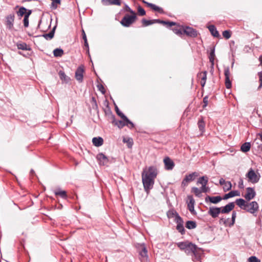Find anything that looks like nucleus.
Instances as JSON below:
<instances>
[{
    "label": "nucleus",
    "instance_id": "obj_4",
    "mask_svg": "<svg viewBox=\"0 0 262 262\" xmlns=\"http://www.w3.org/2000/svg\"><path fill=\"white\" fill-rule=\"evenodd\" d=\"M248 181L253 184L257 183L260 178L259 173L255 172L252 168H250L248 172L246 174Z\"/></svg>",
    "mask_w": 262,
    "mask_h": 262
},
{
    "label": "nucleus",
    "instance_id": "obj_37",
    "mask_svg": "<svg viewBox=\"0 0 262 262\" xmlns=\"http://www.w3.org/2000/svg\"><path fill=\"white\" fill-rule=\"evenodd\" d=\"M140 256L143 258H145L147 256V251L145 247L143 245L141 246V251L139 252Z\"/></svg>",
    "mask_w": 262,
    "mask_h": 262
},
{
    "label": "nucleus",
    "instance_id": "obj_52",
    "mask_svg": "<svg viewBox=\"0 0 262 262\" xmlns=\"http://www.w3.org/2000/svg\"><path fill=\"white\" fill-rule=\"evenodd\" d=\"M202 192H207L209 190V187H207V185H203L201 188Z\"/></svg>",
    "mask_w": 262,
    "mask_h": 262
},
{
    "label": "nucleus",
    "instance_id": "obj_50",
    "mask_svg": "<svg viewBox=\"0 0 262 262\" xmlns=\"http://www.w3.org/2000/svg\"><path fill=\"white\" fill-rule=\"evenodd\" d=\"M249 262H260V260L256 256H252L248 258Z\"/></svg>",
    "mask_w": 262,
    "mask_h": 262
},
{
    "label": "nucleus",
    "instance_id": "obj_14",
    "mask_svg": "<svg viewBox=\"0 0 262 262\" xmlns=\"http://www.w3.org/2000/svg\"><path fill=\"white\" fill-rule=\"evenodd\" d=\"M165 168L166 170H172L174 166V163L172 160H171L169 157H165L163 160Z\"/></svg>",
    "mask_w": 262,
    "mask_h": 262
},
{
    "label": "nucleus",
    "instance_id": "obj_40",
    "mask_svg": "<svg viewBox=\"0 0 262 262\" xmlns=\"http://www.w3.org/2000/svg\"><path fill=\"white\" fill-rule=\"evenodd\" d=\"M123 142L126 143L128 145V147H132L133 144V141L132 139L130 138H124L123 139Z\"/></svg>",
    "mask_w": 262,
    "mask_h": 262
},
{
    "label": "nucleus",
    "instance_id": "obj_47",
    "mask_svg": "<svg viewBox=\"0 0 262 262\" xmlns=\"http://www.w3.org/2000/svg\"><path fill=\"white\" fill-rule=\"evenodd\" d=\"M231 32L229 30H225L223 32V36L224 38L228 39L231 37Z\"/></svg>",
    "mask_w": 262,
    "mask_h": 262
},
{
    "label": "nucleus",
    "instance_id": "obj_30",
    "mask_svg": "<svg viewBox=\"0 0 262 262\" xmlns=\"http://www.w3.org/2000/svg\"><path fill=\"white\" fill-rule=\"evenodd\" d=\"M59 75L60 78L66 83H68L70 80V78L65 74L64 72L62 71H60L59 72Z\"/></svg>",
    "mask_w": 262,
    "mask_h": 262
},
{
    "label": "nucleus",
    "instance_id": "obj_22",
    "mask_svg": "<svg viewBox=\"0 0 262 262\" xmlns=\"http://www.w3.org/2000/svg\"><path fill=\"white\" fill-rule=\"evenodd\" d=\"M240 193L237 190L231 191L228 193L226 194L223 198V200H227L229 198H232L235 196H239Z\"/></svg>",
    "mask_w": 262,
    "mask_h": 262
},
{
    "label": "nucleus",
    "instance_id": "obj_51",
    "mask_svg": "<svg viewBox=\"0 0 262 262\" xmlns=\"http://www.w3.org/2000/svg\"><path fill=\"white\" fill-rule=\"evenodd\" d=\"M115 109L117 115L123 120L126 117V116L119 110L117 107H116Z\"/></svg>",
    "mask_w": 262,
    "mask_h": 262
},
{
    "label": "nucleus",
    "instance_id": "obj_58",
    "mask_svg": "<svg viewBox=\"0 0 262 262\" xmlns=\"http://www.w3.org/2000/svg\"><path fill=\"white\" fill-rule=\"evenodd\" d=\"M226 182L223 178L220 179L219 183L221 185H224Z\"/></svg>",
    "mask_w": 262,
    "mask_h": 262
},
{
    "label": "nucleus",
    "instance_id": "obj_16",
    "mask_svg": "<svg viewBox=\"0 0 262 262\" xmlns=\"http://www.w3.org/2000/svg\"><path fill=\"white\" fill-rule=\"evenodd\" d=\"M234 203L231 202L226 205L225 206L220 207L222 210V213H228L234 209Z\"/></svg>",
    "mask_w": 262,
    "mask_h": 262
},
{
    "label": "nucleus",
    "instance_id": "obj_12",
    "mask_svg": "<svg viewBox=\"0 0 262 262\" xmlns=\"http://www.w3.org/2000/svg\"><path fill=\"white\" fill-rule=\"evenodd\" d=\"M256 195L255 191L253 188L248 187L246 188V193L244 197L247 201H250L253 199Z\"/></svg>",
    "mask_w": 262,
    "mask_h": 262
},
{
    "label": "nucleus",
    "instance_id": "obj_55",
    "mask_svg": "<svg viewBox=\"0 0 262 262\" xmlns=\"http://www.w3.org/2000/svg\"><path fill=\"white\" fill-rule=\"evenodd\" d=\"M258 76L259 78V81L260 82V84L258 88H260L262 86V72H260L258 73Z\"/></svg>",
    "mask_w": 262,
    "mask_h": 262
},
{
    "label": "nucleus",
    "instance_id": "obj_17",
    "mask_svg": "<svg viewBox=\"0 0 262 262\" xmlns=\"http://www.w3.org/2000/svg\"><path fill=\"white\" fill-rule=\"evenodd\" d=\"M96 158L100 165H105L108 163L107 158L102 153L98 154Z\"/></svg>",
    "mask_w": 262,
    "mask_h": 262
},
{
    "label": "nucleus",
    "instance_id": "obj_13",
    "mask_svg": "<svg viewBox=\"0 0 262 262\" xmlns=\"http://www.w3.org/2000/svg\"><path fill=\"white\" fill-rule=\"evenodd\" d=\"M84 69L83 66L79 67L75 72V78L77 81L81 82L83 80Z\"/></svg>",
    "mask_w": 262,
    "mask_h": 262
},
{
    "label": "nucleus",
    "instance_id": "obj_29",
    "mask_svg": "<svg viewBox=\"0 0 262 262\" xmlns=\"http://www.w3.org/2000/svg\"><path fill=\"white\" fill-rule=\"evenodd\" d=\"M208 181V178L207 176H203L200 177L198 181L197 184H201L202 186L203 185H207Z\"/></svg>",
    "mask_w": 262,
    "mask_h": 262
},
{
    "label": "nucleus",
    "instance_id": "obj_48",
    "mask_svg": "<svg viewBox=\"0 0 262 262\" xmlns=\"http://www.w3.org/2000/svg\"><path fill=\"white\" fill-rule=\"evenodd\" d=\"M137 10H138V12L139 15H140V16H144V15H145V14H146L145 11L140 6H139L138 7Z\"/></svg>",
    "mask_w": 262,
    "mask_h": 262
},
{
    "label": "nucleus",
    "instance_id": "obj_32",
    "mask_svg": "<svg viewBox=\"0 0 262 262\" xmlns=\"http://www.w3.org/2000/svg\"><path fill=\"white\" fill-rule=\"evenodd\" d=\"M54 193L56 195H59L63 199H66L67 197V192L64 190L58 189L55 190Z\"/></svg>",
    "mask_w": 262,
    "mask_h": 262
},
{
    "label": "nucleus",
    "instance_id": "obj_59",
    "mask_svg": "<svg viewBox=\"0 0 262 262\" xmlns=\"http://www.w3.org/2000/svg\"><path fill=\"white\" fill-rule=\"evenodd\" d=\"M82 38H83V40L87 39L86 34L83 30H82Z\"/></svg>",
    "mask_w": 262,
    "mask_h": 262
},
{
    "label": "nucleus",
    "instance_id": "obj_35",
    "mask_svg": "<svg viewBox=\"0 0 262 262\" xmlns=\"http://www.w3.org/2000/svg\"><path fill=\"white\" fill-rule=\"evenodd\" d=\"M250 143L249 142H246L241 146V149L243 152H246L250 150Z\"/></svg>",
    "mask_w": 262,
    "mask_h": 262
},
{
    "label": "nucleus",
    "instance_id": "obj_41",
    "mask_svg": "<svg viewBox=\"0 0 262 262\" xmlns=\"http://www.w3.org/2000/svg\"><path fill=\"white\" fill-rule=\"evenodd\" d=\"M232 188V184L230 182L227 181L223 185V189L224 191H227L230 190Z\"/></svg>",
    "mask_w": 262,
    "mask_h": 262
},
{
    "label": "nucleus",
    "instance_id": "obj_23",
    "mask_svg": "<svg viewBox=\"0 0 262 262\" xmlns=\"http://www.w3.org/2000/svg\"><path fill=\"white\" fill-rule=\"evenodd\" d=\"M93 144L97 147L101 146L103 143V140L101 137H94L92 139Z\"/></svg>",
    "mask_w": 262,
    "mask_h": 262
},
{
    "label": "nucleus",
    "instance_id": "obj_39",
    "mask_svg": "<svg viewBox=\"0 0 262 262\" xmlns=\"http://www.w3.org/2000/svg\"><path fill=\"white\" fill-rule=\"evenodd\" d=\"M53 54L55 57H61L63 54V51L61 49L57 48L54 50Z\"/></svg>",
    "mask_w": 262,
    "mask_h": 262
},
{
    "label": "nucleus",
    "instance_id": "obj_26",
    "mask_svg": "<svg viewBox=\"0 0 262 262\" xmlns=\"http://www.w3.org/2000/svg\"><path fill=\"white\" fill-rule=\"evenodd\" d=\"M199 76L201 78V84L202 87H204L207 79V72L204 71L199 74Z\"/></svg>",
    "mask_w": 262,
    "mask_h": 262
},
{
    "label": "nucleus",
    "instance_id": "obj_11",
    "mask_svg": "<svg viewBox=\"0 0 262 262\" xmlns=\"http://www.w3.org/2000/svg\"><path fill=\"white\" fill-rule=\"evenodd\" d=\"M176 221L177 223V229L182 234L185 233V229L183 226V221L182 219L178 215H177L176 216Z\"/></svg>",
    "mask_w": 262,
    "mask_h": 262
},
{
    "label": "nucleus",
    "instance_id": "obj_62",
    "mask_svg": "<svg viewBox=\"0 0 262 262\" xmlns=\"http://www.w3.org/2000/svg\"><path fill=\"white\" fill-rule=\"evenodd\" d=\"M101 88H99L100 90L102 92V93H105V91L104 90V88L102 86H101Z\"/></svg>",
    "mask_w": 262,
    "mask_h": 262
},
{
    "label": "nucleus",
    "instance_id": "obj_38",
    "mask_svg": "<svg viewBox=\"0 0 262 262\" xmlns=\"http://www.w3.org/2000/svg\"><path fill=\"white\" fill-rule=\"evenodd\" d=\"M196 226V223L194 221H188L186 223V227L189 229H194Z\"/></svg>",
    "mask_w": 262,
    "mask_h": 262
},
{
    "label": "nucleus",
    "instance_id": "obj_46",
    "mask_svg": "<svg viewBox=\"0 0 262 262\" xmlns=\"http://www.w3.org/2000/svg\"><path fill=\"white\" fill-rule=\"evenodd\" d=\"M123 120L125 122V123H126V126H127L130 128L134 127L133 123L131 122L126 117L123 119Z\"/></svg>",
    "mask_w": 262,
    "mask_h": 262
},
{
    "label": "nucleus",
    "instance_id": "obj_45",
    "mask_svg": "<svg viewBox=\"0 0 262 262\" xmlns=\"http://www.w3.org/2000/svg\"><path fill=\"white\" fill-rule=\"evenodd\" d=\"M60 4V0H52L51 7L53 9H56L58 5Z\"/></svg>",
    "mask_w": 262,
    "mask_h": 262
},
{
    "label": "nucleus",
    "instance_id": "obj_20",
    "mask_svg": "<svg viewBox=\"0 0 262 262\" xmlns=\"http://www.w3.org/2000/svg\"><path fill=\"white\" fill-rule=\"evenodd\" d=\"M101 2L104 6L117 5L120 6L121 4V0H102Z\"/></svg>",
    "mask_w": 262,
    "mask_h": 262
},
{
    "label": "nucleus",
    "instance_id": "obj_8",
    "mask_svg": "<svg viewBox=\"0 0 262 262\" xmlns=\"http://www.w3.org/2000/svg\"><path fill=\"white\" fill-rule=\"evenodd\" d=\"M222 213L220 207H210L208 211V213L213 218L218 217L219 214Z\"/></svg>",
    "mask_w": 262,
    "mask_h": 262
},
{
    "label": "nucleus",
    "instance_id": "obj_7",
    "mask_svg": "<svg viewBox=\"0 0 262 262\" xmlns=\"http://www.w3.org/2000/svg\"><path fill=\"white\" fill-rule=\"evenodd\" d=\"M183 32L186 35L192 37H195L198 35L197 31L195 29L187 26H184Z\"/></svg>",
    "mask_w": 262,
    "mask_h": 262
},
{
    "label": "nucleus",
    "instance_id": "obj_61",
    "mask_svg": "<svg viewBox=\"0 0 262 262\" xmlns=\"http://www.w3.org/2000/svg\"><path fill=\"white\" fill-rule=\"evenodd\" d=\"M84 46L86 47H88L89 45H88L87 39L84 40Z\"/></svg>",
    "mask_w": 262,
    "mask_h": 262
},
{
    "label": "nucleus",
    "instance_id": "obj_43",
    "mask_svg": "<svg viewBox=\"0 0 262 262\" xmlns=\"http://www.w3.org/2000/svg\"><path fill=\"white\" fill-rule=\"evenodd\" d=\"M192 192H193L195 195L198 197H200L202 193V191L201 189L195 187L192 188Z\"/></svg>",
    "mask_w": 262,
    "mask_h": 262
},
{
    "label": "nucleus",
    "instance_id": "obj_1",
    "mask_svg": "<svg viewBox=\"0 0 262 262\" xmlns=\"http://www.w3.org/2000/svg\"><path fill=\"white\" fill-rule=\"evenodd\" d=\"M158 174V170L156 166H149L145 168L142 173V181L145 191L148 193L153 188L155 179Z\"/></svg>",
    "mask_w": 262,
    "mask_h": 262
},
{
    "label": "nucleus",
    "instance_id": "obj_21",
    "mask_svg": "<svg viewBox=\"0 0 262 262\" xmlns=\"http://www.w3.org/2000/svg\"><path fill=\"white\" fill-rule=\"evenodd\" d=\"M259 141L262 142V133L257 134L256 138L253 142V144L255 145L259 150H262V144H260Z\"/></svg>",
    "mask_w": 262,
    "mask_h": 262
},
{
    "label": "nucleus",
    "instance_id": "obj_33",
    "mask_svg": "<svg viewBox=\"0 0 262 262\" xmlns=\"http://www.w3.org/2000/svg\"><path fill=\"white\" fill-rule=\"evenodd\" d=\"M215 58V48L214 47L212 48L210 52L209 58L210 62L211 63L212 65H214V60Z\"/></svg>",
    "mask_w": 262,
    "mask_h": 262
},
{
    "label": "nucleus",
    "instance_id": "obj_49",
    "mask_svg": "<svg viewBox=\"0 0 262 262\" xmlns=\"http://www.w3.org/2000/svg\"><path fill=\"white\" fill-rule=\"evenodd\" d=\"M123 10H124V11L129 12L130 14L136 13L135 11H134L133 10H132L130 9V8L126 4L125 5Z\"/></svg>",
    "mask_w": 262,
    "mask_h": 262
},
{
    "label": "nucleus",
    "instance_id": "obj_56",
    "mask_svg": "<svg viewBox=\"0 0 262 262\" xmlns=\"http://www.w3.org/2000/svg\"><path fill=\"white\" fill-rule=\"evenodd\" d=\"M236 216V213L235 211H233L232 214V223L231 225H233L235 223V220Z\"/></svg>",
    "mask_w": 262,
    "mask_h": 262
},
{
    "label": "nucleus",
    "instance_id": "obj_5",
    "mask_svg": "<svg viewBox=\"0 0 262 262\" xmlns=\"http://www.w3.org/2000/svg\"><path fill=\"white\" fill-rule=\"evenodd\" d=\"M155 22H159L164 25H167L168 27H171L172 26H175L177 25L176 23L173 21H166L158 19L146 20L145 19H143L142 20V23L143 24V26L144 27L152 25Z\"/></svg>",
    "mask_w": 262,
    "mask_h": 262
},
{
    "label": "nucleus",
    "instance_id": "obj_64",
    "mask_svg": "<svg viewBox=\"0 0 262 262\" xmlns=\"http://www.w3.org/2000/svg\"><path fill=\"white\" fill-rule=\"evenodd\" d=\"M31 172L32 173H33V172H34V170H31Z\"/></svg>",
    "mask_w": 262,
    "mask_h": 262
},
{
    "label": "nucleus",
    "instance_id": "obj_19",
    "mask_svg": "<svg viewBox=\"0 0 262 262\" xmlns=\"http://www.w3.org/2000/svg\"><path fill=\"white\" fill-rule=\"evenodd\" d=\"M224 74L225 76V85L227 89H230L231 87V82L230 80L229 76L230 72L229 68H226L225 70Z\"/></svg>",
    "mask_w": 262,
    "mask_h": 262
},
{
    "label": "nucleus",
    "instance_id": "obj_34",
    "mask_svg": "<svg viewBox=\"0 0 262 262\" xmlns=\"http://www.w3.org/2000/svg\"><path fill=\"white\" fill-rule=\"evenodd\" d=\"M55 29V27H54L49 33L43 34L42 36L47 40H51L54 37Z\"/></svg>",
    "mask_w": 262,
    "mask_h": 262
},
{
    "label": "nucleus",
    "instance_id": "obj_54",
    "mask_svg": "<svg viewBox=\"0 0 262 262\" xmlns=\"http://www.w3.org/2000/svg\"><path fill=\"white\" fill-rule=\"evenodd\" d=\"M23 22L25 27L27 28L29 26V18H27V16H24Z\"/></svg>",
    "mask_w": 262,
    "mask_h": 262
},
{
    "label": "nucleus",
    "instance_id": "obj_18",
    "mask_svg": "<svg viewBox=\"0 0 262 262\" xmlns=\"http://www.w3.org/2000/svg\"><path fill=\"white\" fill-rule=\"evenodd\" d=\"M223 200V198L220 196H207L205 198V201L207 202L208 201L210 202L211 203L216 204L219 203Z\"/></svg>",
    "mask_w": 262,
    "mask_h": 262
},
{
    "label": "nucleus",
    "instance_id": "obj_2",
    "mask_svg": "<svg viewBox=\"0 0 262 262\" xmlns=\"http://www.w3.org/2000/svg\"><path fill=\"white\" fill-rule=\"evenodd\" d=\"M177 245L181 250H184L187 254L193 253L192 260L193 261H199L200 260L201 249L198 248L195 245L188 241L179 242Z\"/></svg>",
    "mask_w": 262,
    "mask_h": 262
},
{
    "label": "nucleus",
    "instance_id": "obj_25",
    "mask_svg": "<svg viewBox=\"0 0 262 262\" xmlns=\"http://www.w3.org/2000/svg\"><path fill=\"white\" fill-rule=\"evenodd\" d=\"M235 203L238 205L241 209L245 210L247 202L243 199H238L236 200Z\"/></svg>",
    "mask_w": 262,
    "mask_h": 262
},
{
    "label": "nucleus",
    "instance_id": "obj_28",
    "mask_svg": "<svg viewBox=\"0 0 262 262\" xmlns=\"http://www.w3.org/2000/svg\"><path fill=\"white\" fill-rule=\"evenodd\" d=\"M198 125L200 130L202 132V133H204L205 130V123L203 117L199 120Z\"/></svg>",
    "mask_w": 262,
    "mask_h": 262
},
{
    "label": "nucleus",
    "instance_id": "obj_44",
    "mask_svg": "<svg viewBox=\"0 0 262 262\" xmlns=\"http://www.w3.org/2000/svg\"><path fill=\"white\" fill-rule=\"evenodd\" d=\"M17 48L18 49H21L23 50H29L30 48L28 47V46L25 43H19L17 45Z\"/></svg>",
    "mask_w": 262,
    "mask_h": 262
},
{
    "label": "nucleus",
    "instance_id": "obj_9",
    "mask_svg": "<svg viewBox=\"0 0 262 262\" xmlns=\"http://www.w3.org/2000/svg\"><path fill=\"white\" fill-rule=\"evenodd\" d=\"M14 14H10L6 17V25L9 30H12L13 28L14 21Z\"/></svg>",
    "mask_w": 262,
    "mask_h": 262
},
{
    "label": "nucleus",
    "instance_id": "obj_3",
    "mask_svg": "<svg viewBox=\"0 0 262 262\" xmlns=\"http://www.w3.org/2000/svg\"><path fill=\"white\" fill-rule=\"evenodd\" d=\"M137 19V14L132 13L130 15L125 14L120 21V24L125 27H129L134 24Z\"/></svg>",
    "mask_w": 262,
    "mask_h": 262
},
{
    "label": "nucleus",
    "instance_id": "obj_24",
    "mask_svg": "<svg viewBox=\"0 0 262 262\" xmlns=\"http://www.w3.org/2000/svg\"><path fill=\"white\" fill-rule=\"evenodd\" d=\"M208 28L212 36L215 37H219L220 36L219 33L214 25H210L208 27Z\"/></svg>",
    "mask_w": 262,
    "mask_h": 262
},
{
    "label": "nucleus",
    "instance_id": "obj_53",
    "mask_svg": "<svg viewBox=\"0 0 262 262\" xmlns=\"http://www.w3.org/2000/svg\"><path fill=\"white\" fill-rule=\"evenodd\" d=\"M203 103H204V105H203V107L205 108L208 105V96H206L203 98Z\"/></svg>",
    "mask_w": 262,
    "mask_h": 262
},
{
    "label": "nucleus",
    "instance_id": "obj_15",
    "mask_svg": "<svg viewBox=\"0 0 262 262\" xmlns=\"http://www.w3.org/2000/svg\"><path fill=\"white\" fill-rule=\"evenodd\" d=\"M198 176L196 172H192L188 175H186L183 179L182 184L186 185L189 182L192 181L194 180L195 178Z\"/></svg>",
    "mask_w": 262,
    "mask_h": 262
},
{
    "label": "nucleus",
    "instance_id": "obj_10",
    "mask_svg": "<svg viewBox=\"0 0 262 262\" xmlns=\"http://www.w3.org/2000/svg\"><path fill=\"white\" fill-rule=\"evenodd\" d=\"M188 202H187V208L189 211L192 214H196V212L194 210V203L195 201L193 199L192 196L191 195H188Z\"/></svg>",
    "mask_w": 262,
    "mask_h": 262
},
{
    "label": "nucleus",
    "instance_id": "obj_42",
    "mask_svg": "<svg viewBox=\"0 0 262 262\" xmlns=\"http://www.w3.org/2000/svg\"><path fill=\"white\" fill-rule=\"evenodd\" d=\"M26 11H27V9L25 7H21L19 8V10L17 12V14L18 16H19L20 17H22L23 15L25 16Z\"/></svg>",
    "mask_w": 262,
    "mask_h": 262
},
{
    "label": "nucleus",
    "instance_id": "obj_57",
    "mask_svg": "<svg viewBox=\"0 0 262 262\" xmlns=\"http://www.w3.org/2000/svg\"><path fill=\"white\" fill-rule=\"evenodd\" d=\"M32 13V11L31 10H27L26 11V12L25 13V16H27V18H29V16L31 15Z\"/></svg>",
    "mask_w": 262,
    "mask_h": 262
},
{
    "label": "nucleus",
    "instance_id": "obj_27",
    "mask_svg": "<svg viewBox=\"0 0 262 262\" xmlns=\"http://www.w3.org/2000/svg\"><path fill=\"white\" fill-rule=\"evenodd\" d=\"M147 6L155 11H157L160 13H163L164 12L162 8L159 7L155 4L151 3H147Z\"/></svg>",
    "mask_w": 262,
    "mask_h": 262
},
{
    "label": "nucleus",
    "instance_id": "obj_36",
    "mask_svg": "<svg viewBox=\"0 0 262 262\" xmlns=\"http://www.w3.org/2000/svg\"><path fill=\"white\" fill-rule=\"evenodd\" d=\"M183 27L184 26H179L178 27L173 28L172 30L174 32V33L177 35L181 36L182 35H183V34H184Z\"/></svg>",
    "mask_w": 262,
    "mask_h": 262
},
{
    "label": "nucleus",
    "instance_id": "obj_60",
    "mask_svg": "<svg viewBox=\"0 0 262 262\" xmlns=\"http://www.w3.org/2000/svg\"><path fill=\"white\" fill-rule=\"evenodd\" d=\"M259 61H260V64L262 65V55L259 56Z\"/></svg>",
    "mask_w": 262,
    "mask_h": 262
},
{
    "label": "nucleus",
    "instance_id": "obj_6",
    "mask_svg": "<svg viewBox=\"0 0 262 262\" xmlns=\"http://www.w3.org/2000/svg\"><path fill=\"white\" fill-rule=\"evenodd\" d=\"M258 209V205L255 201L247 203L245 210L251 213H254Z\"/></svg>",
    "mask_w": 262,
    "mask_h": 262
},
{
    "label": "nucleus",
    "instance_id": "obj_63",
    "mask_svg": "<svg viewBox=\"0 0 262 262\" xmlns=\"http://www.w3.org/2000/svg\"><path fill=\"white\" fill-rule=\"evenodd\" d=\"M143 2L144 4H146V5H147V3H148V2H145V1H144V0L143 1Z\"/></svg>",
    "mask_w": 262,
    "mask_h": 262
},
{
    "label": "nucleus",
    "instance_id": "obj_31",
    "mask_svg": "<svg viewBox=\"0 0 262 262\" xmlns=\"http://www.w3.org/2000/svg\"><path fill=\"white\" fill-rule=\"evenodd\" d=\"M113 123L117 125L119 128H122L124 126H126V123H125V122L123 120H117L115 119H114Z\"/></svg>",
    "mask_w": 262,
    "mask_h": 262
}]
</instances>
